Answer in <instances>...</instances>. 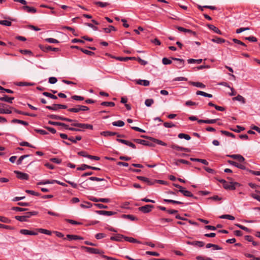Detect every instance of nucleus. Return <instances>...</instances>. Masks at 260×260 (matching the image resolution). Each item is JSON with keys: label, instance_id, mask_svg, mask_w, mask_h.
<instances>
[{"label": "nucleus", "instance_id": "1", "mask_svg": "<svg viewBox=\"0 0 260 260\" xmlns=\"http://www.w3.org/2000/svg\"><path fill=\"white\" fill-rule=\"evenodd\" d=\"M71 125L74 127H77L78 128L70 127L69 125L67 124V127H66V129L70 130L74 132H83L84 130L82 129H89L92 130L93 128V126L92 124H88V123H82L78 122H74L71 124Z\"/></svg>", "mask_w": 260, "mask_h": 260}, {"label": "nucleus", "instance_id": "2", "mask_svg": "<svg viewBox=\"0 0 260 260\" xmlns=\"http://www.w3.org/2000/svg\"><path fill=\"white\" fill-rule=\"evenodd\" d=\"M45 108L49 110L57 111L59 109H66L68 106L66 105L53 104L52 106H46Z\"/></svg>", "mask_w": 260, "mask_h": 260}, {"label": "nucleus", "instance_id": "3", "mask_svg": "<svg viewBox=\"0 0 260 260\" xmlns=\"http://www.w3.org/2000/svg\"><path fill=\"white\" fill-rule=\"evenodd\" d=\"M39 47L41 50H42L43 51H44L45 52H48L50 51L57 52V51H59L60 50V49L58 48L52 47L51 46H49L48 45H44L40 44L39 45Z\"/></svg>", "mask_w": 260, "mask_h": 260}, {"label": "nucleus", "instance_id": "4", "mask_svg": "<svg viewBox=\"0 0 260 260\" xmlns=\"http://www.w3.org/2000/svg\"><path fill=\"white\" fill-rule=\"evenodd\" d=\"M81 249L85 250V251L91 254H101L104 253L103 251H101L99 249L85 246H82Z\"/></svg>", "mask_w": 260, "mask_h": 260}, {"label": "nucleus", "instance_id": "5", "mask_svg": "<svg viewBox=\"0 0 260 260\" xmlns=\"http://www.w3.org/2000/svg\"><path fill=\"white\" fill-rule=\"evenodd\" d=\"M154 208V205H146L140 207L138 208L139 211L143 213H148L150 212L152 209Z\"/></svg>", "mask_w": 260, "mask_h": 260}, {"label": "nucleus", "instance_id": "6", "mask_svg": "<svg viewBox=\"0 0 260 260\" xmlns=\"http://www.w3.org/2000/svg\"><path fill=\"white\" fill-rule=\"evenodd\" d=\"M137 178L139 180L145 182L148 185L151 186L155 184L154 179H150L148 178L141 176H137Z\"/></svg>", "mask_w": 260, "mask_h": 260}, {"label": "nucleus", "instance_id": "7", "mask_svg": "<svg viewBox=\"0 0 260 260\" xmlns=\"http://www.w3.org/2000/svg\"><path fill=\"white\" fill-rule=\"evenodd\" d=\"M39 233L46 234L47 235H51L52 234V232L51 231L46 229H44L42 228L34 229V236L38 235Z\"/></svg>", "mask_w": 260, "mask_h": 260}, {"label": "nucleus", "instance_id": "8", "mask_svg": "<svg viewBox=\"0 0 260 260\" xmlns=\"http://www.w3.org/2000/svg\"><path fill=\"white\" fill-rule=\"evenodd\" d=\"M32 215V212H29L27 213V215L23 216H15V218L20 221H26L27 218Z\"/></svg>", "mask_w": 260, "mask_h": 260}, {"label": "nucleus", "instance_id": "9", "mask_svg": "<svg viewBox=\"0 0 260 260\" xmlns=\"http://www.w3.org/2000/svg\"><path fill=\"white\" fill-rule=\"evenodd\" d=\"M227 156L235 159H237L240 162L246 163L245 158L240 154H230L227 155Z\"/></svg>", "mask_w": 260, "mask_h": 260}, {"label": "nucleus", "instance_id": "10", "mask_svg": "<svg viewBox=\"0 0 260 260\" xmlns=\"http://www.w3.org/2000/svg\"><path fill=\"white\" fill-rule=\"evenodd\" d=\"M228 164H229L231 165H232L233 166H235L239 169H240L241 170H247L246 167L243 164H239L236 161H234L233 160H228Z\"/></svg>", "mask_w": 260, "mask_h": 260}, {"label": "nucleus", "instance_id": "11", "mask_svg": "<svg viewBox=\"0 0 260 260\" xmlns=\"http://www.w3.org/2000/svg\"><path fill=\"white\" fill-rule=\"evenodd\" d=\"M14 173L17 175V177L21 180H28L29 176L26 173L19 172L18 171H15Z\"/></svg>", "mask_w": 260, "mask_h": 260}, {"label": "nucleus", "instance_id": "12", "mask_svg": "<svg viewBox=\"0 0 260 260\" xmlns=\"http://www.w3.org/2000/svg\"><path fill=\"white\" fill-rule=\"evenodd\" d=\"M170 147L171 148L176 150L177 151H185L186 152H190V149L181 147V146H178L175 144H172L170 146Z\"/></svg>", "mask_w": 260, "mask_h": 260}, {"label": "nucleus", "instance_id": "13", "mask_svg": "<svg viewBox=\"0 0 260 260\" xmlns=\"http://www.w3.org/2000/svg\"><path fill=\"white\" fill-rule=\"evenodd\" d=\"M186 243L188 245H192V246H198L199 247H202L205 245V243L204 242L199 241H188L186 242Z\"/></svg>", "mask_w": 260, "mask_h": 260}, {"label": "nucleus", "instance_id": "14", "mask_svg": "<svg viewBox=\"0 0 260 260\" xmlns=\"http://www.w3.org/2000/svg\"><path fill=\"white\" fill-rule=\"evenodd\" d=\"M83 237L76 235H67L66 238H64L63 239L66 240L68 239L69 241L71 240H83Z\"/></svg>", "mask_w": 260, "mask_h": 260}, {"label": "nucleus", "instance_id": "15", "mask_svg": "<svg viewBox=\"0 0 260 260\" xmlns=\"http://www.w3.org/2000/svg\"><path fill=\"white\" fill-rule=\"evenodd\" d=\"M124 239V235L120 234H116L114 236L110 237V240L113 241L122 242Z\"/></svg>", "mask_w": 260, "mask_h": 260}, {"label": "nucleus", "instance_id": "16", "mask_svg": "<svg viewBox=\"0 0 260 260\" xmlns=\"http://www.w3.org/2000/svg\"><path fill=\"white\" fill-rule=\"evenodd\" d=\"M96 213L99 215H106V216H112L116 214V212L111 211H105V210H98L96 211Z\"/></svg>", "mask_w": 260, "mask_h": 260}, {"label": "nucleus", "instance_id": "17", "mask_svg": "<svg viewBox=\"0 0 260 260\" xmlns=\"http://www.w3.org/2000/svg\"><path fill=\"white\" fill-rule=\"evenodd\" d=\"M219 118L214 119H206V120H198V122L199 124L201 123H206V124H213L217 122V121L219 120Z\"/></svg>", "mask_w": 260, "mask_h": 260}, {"label": "nucleus", "instance_id": "18", "mask_svg": "<svg viewBox=\"0 0 260 260\" xmlns=\"http://www.w3.org/2000/svg\"><path fill=\"white\" fill-rule=\"evenodd\" d=\"M211 41H212V42H213L214 43H216L217 44H221V43H227L228 44H231V43L229 41H226L224 39H222V38H219L218 37H215L214 38H213L211 40Z\"/></svg>", "mask_w": 260, "mask_h": 260}, {"label": "nucleus", "instance_id": "19", "mask_svg": "<svg viewBox=\"0 0 260 260\" xmlns=\"http://www.w3.org/2000/svg\"><path fill=\"white\" fill-rule=\"evenodd\" d=\"M114 58L117 60H119V61H127L128 60H135L136 59V57H120V56L116 57L115 56H114Z\"/></svg>", "mask_w": 260, "mask_h": 260}, {"label": "nucleus", "instance_id": "20", "mask_svg": "<svg viewBox=\"0 0 260 260\" xmlns=\"http://www.w3.org/2000/svg\"><path fill=\"white\" fill-rule=\"evenodd\" d=\"M120 217L123 219H128L131 221H135L138 220V219L136 216L131 214H122Z\"/></svg>", "mask_w": 260, "mask_h": 260}, {"label": "nucleus", "instance_id": "21", "mask_svg": "<svg viewBox=\"0 0 260 260\" xmlns=\"http://www.w3.org/2000/svg\"><path fill=\"white\" fill-rule=\"evenodd\" d=\"M14 99V97H9V96L6 94H4V96L3 97H0L1 101L6 102L10 104H12L13 103V100Z\"/></svg>", "mask_w": 260, "mask_h": 260}, {"label": "nucleus", "instance_id": "22", "mask_svg": "<svg viewBox=\"0 0 260 260\" xmlns=\"http://www.w3.org/2000/svg\"><path fill=\"white\" fill-rule=\"evenodd\" d=\"M207 26L210 30H213L214 32L219 35H222L221 31L214 25L212 24H208Z\"/></svg>", "mask_w": 260, "mask_h": 260}, {"label": "nucleus", "instance_id": "23", "mask_svg": "<svg viewBox=\"0 0 260 260\" xmlns=\"http://www.w3.org/2000/svg\"><path fill=\"white\" fill-rule=\"evenodd\" d=\"M189 84L190 85H191L192 86L201 88H205L206 87V86L205 84L201 82H193V81H189Z\"/></svg>", "mask_w": 260, "mask_h": 260}, {"label": "nucleus", "instance_id": "24", "mask_svg": "<svg viewBox=\"0 0 260 260\" xmlns=\"http://www.w3.org/2000/svg\"><path fill=\"white\" fill-rule=\"evenodd\" d=\"M125 241L133 243H141V242L133 237H126L124 235V239Z\"/></svg>", "mask_w": 260, "mask_h": 260}, {"label": "nucleus", "instance_id": "25", "mask_svg": "<svg viewBox=\"0 0 260 260\" xmlns=\"http://www.w3.org/2000/svg\"><path fill=\"white\" fill-rule=\"evenodd\" d=\"M223 187L226 190H235V187L233 184H232L231 182H228L226 181V183L223 184Z\"/></svg>", "mask_w": 260, "mask_h": 260}, {"label": "nucleus", "instance_id": "26", "mask_svg": "<svg viewBox=\"0 0 260 260\" xmlns=\"http://www.w3.org/2000/svg\"><path fill=\"white\" fill-rule=\"evenodd\" d=\"M48 123L51 125H55V126H61L63 127L65 129H66V127H67V124H66L64 123H62V122H56V121H53L50 120L48 121Z\"/></svg>", "mask_w": 260, "mask_h": 260}, {"label": "nucleus", "instance_id": "27", "mask_svg": "<svg viewBox=\"0 0 260 260\" xmlns=\"http://www.w3.org/2000/svg\"><path fill=\"white\" fill-rule=\"evenodd\" d=\"M136 83L139 85H142L144 86H148L150 84V82L147 80L139 79L136 80Z\"/></svg>", "mask_w": 260, "mask_h": 260}, {"label": "nucleus", "instance_id": "28", "mask_svg": "<svg viewBox=\"0 0 260 260\" xmlns=\"http://www.w3.org/2000/svg\"><path fill=\"white\" fill-rule=\"evenodd\" d=\"M177 192H180L183 195L186 197H193V194L189 191L187 190H176Z\"/></svg>", "mask_w": 260, "mask_h": 260}, {"label": "nucleus", "instance_id": "29", "mask_svg": "<svg viewBox=\"0 0 260 260\" xmlns=\"http://www.w3.org/2000/svg\"><path fill=\"white\" fill-rule=\"evenodd\" d=\"M190 160L192 161H197V162H201L205 165H208V164H209V162L207 161V160L206 159H204L196 158H192L191 157L190 158Z\"/></svg>", "mask_w": 260, "mask_h": 260}, {"label": "nucleus", "instance_id": "30", "mask_svg": "<svg viewBox=\"0 0 260 260\" xmlns=\"http://www.w3.org/2000/svg\"><path fill=\"white\" fill-rule=\"evenodd\" d=\"M117 132H112L110 131H103L101 133V135L104 137H109L112 136H116Z\"/></svg>", "mask_w": 260, "mask_h": 260}, {"label": "nucleus", "instance_id": "31", "mask_svg": "<svg viewBox=\"0 0 260 260\" xmlns=\"http://www.w3.org/2000/svg\"><path fill=\"white\" fill-rule=\"evenodd\" d=\"M151 141L153 143H155L158 145H162L164 146H167L168 145L166 143L164 142L163 141H162L160 140L155 139L154 138H151Z\"/></svg>", "mask_w": 260, "mask_h": 260}, {"label": "nucleus", "instance_id": "32", "mask_svg": "<svg viewBox=\"0 0 260 260\" xmlns=\"http://www.w3.org/2000/svg\"><path fill=\"white\" fill-rule=\"evenodd\" d=\"M233 101H238L240 102H241L242 104H245L246 103V100L243 97L242 95L238 94L236 97H234L233 98Z\"/></svg>", "mask_w": 260, "mask_h": 260}, {"label": "nucleus", "instance_id": "33", "mask_svg": "<svg viewBox=\"0 0 260 260\" xmlns=\"http://www.w3.org/2000/svg\"><path fill=\"white\" fill-rule=\"evenodd\" d=\"M68 111L70 112L79 113L80 111H81L80 105H77L74 108H69L68 109Z\"/></svg>", "mask_w": 260, "mask_h": 260}, {"label": "nucleus", "instance_id": "34", "mask_svg": "<svg viewBox=\"0 0 260 260\" xmlns=\"http://www.w3.org/2000/svg\"><path fill=\"white\" fill-rule=\"evenodd\" d=\"M184 64H185L184 60L183 59H180L179 60H178V61H177V62L175 66L176 68H177L178 69H181L184 66Z\"/></svg>", "mask_w": 260, "mask_h": 260}, {"label": "nucleus", "instance_id": "35", "mask_svg": "<svg viewBox=\"0 0 260 260\" xmlns=\"http://www.w3.org/2000/svg\"><path fill=\"white\" fill-rule=\"evenodd\" d=\"M11 122L13 123L21 124H23V125H24L25 126H27V125H28V123L27 122H26L25 121L17 119H13L11 121Z\"/></svg>", "mask_w": 260, "mask_h": 260}, {"label": "nucleus", "instance_id": "36", "mask_svg": "<svg viewBox=\"0 0 260 260\" xmlns=\"http://www.w3.org/2000/svg\"><path fill=\"white\" fill-rule=\"evenodd\" d=\"M163 201H164V202L167 203H171V204H177V205L183 204V203L182 202L175 201V200H171V199H164Z\"/></svg>", "mask_w": 260, "mask_h": 260}, {"label": "nucleus", "instance_id": "37", "mask_svg": "<svg viewBox=\"0 0 260 260\" xmlns=\"http://www.w3.org/2000/svg\"><path fill=\"white\" fill-rule=\"evenodd\" d=\"M196 94L197 95H202V96L209 98H212V96H213V95L211 94H209V93H206L205 92L200 91V90H198L196 92Z\"/></svg>", "mask_w": 260, "mask_h": 260}, {"label": "nucleus", "instance_id": "38", "mask_svg": "<svg viewBox=\"0 0 260 260\" xmlns=\"http://www.w3.org/2000/svg\"><path fill=\"white\" fill-rule=\"evenodd\" d=\"M103 30L106 33H110L111 31H116L117 29L113 25H109V27L104 28Z\"/></svg>", "mask_w": 260, "mask_h": 260}, {"label": "nucleus", "instance_id": "39", "mask_svg": "<svg viewBox=\"0 0 260 260\" xmlns=\"http://www.w3.org/2000/svg\"><path fill=\"white\" fill-rule=\"evenodd\" d=\"M178 137L180 139H185L186 140H189L191 139L190 136L184 133H180Z\"/></svg>", "mask_w": 260, "mask_h": 260}, {"label": "nucleus", "instance_id": "40", "mask_svg": "<svg viewBox=\"0 0 260 260\" xmlns=\"http://www.w3.org/2000/svg\"><path fill=\"white\" fill-rule=\"evenodd\" d=\"M112 124L113 126H119V127H122V126H124L125 124L124 122L122 120H118L116 121H114L112 123Z\"/></svg>", "mask_w": 260, "mask_h": 260}, {"label": "nucleus", "instance_id": "41", "mask_svg": "<svg viewBox=\"0 0 260 260\" xmlns=\"http://www.w3.org/2000/svg\"><path fill=\"white\" fill-rule=\"evenodd\" d=\"M63 29H67L71 31L75 36H78V35L77 34L75 29L71 27L64 26L62 27Z\"/></svg>", "mask_w": 260, "mask_h": 260}, {"label": "nucleus", "instance_id": "42", "mask_svg": "<svg viewBox=\"0 0 260 260\" xmlns=\"http://www.w3.org/2000/svg\"><path fill=\"white\" fill-rule=\"evenodd\" d=\"M43 95L54 100H57L58 99L57 96L48 92H44Z\"/></svg>", "mask_w": 260, "mask_h": 260}, {"label": "nucleus", "instance_id": "43", "mask_svg": "<svg viewBox=\"0 0 260 260\" xmlns=\"http://www.w3.org/2000/svg\"><path fill=\"white\" fill-rule=\"evenodd\" d=\"M20 233L25 235H32V231L25 229H22L20 231Z\"/></svg>", "mask_w": 260, "mask_h": 260}, {"label": "nucleus", "instance_id": "44", "mask_svg": "<svg viewBox=\"0 0 260 260\" xmlns=\"http://www.w3.org/2000/svg\"><path fill=\"white\" fill-rule=\"evenodd\" d=\"M220 133L223 134V135H224L225 136H227V137H231L233 138H235V135L232 133H230V132H229L228 131H224V130H221L220 131Z\"/></svg>", "mask_w": 260, "mask_h": 260}, {"label": "nucleus", "instance_id": "45", "mask_svg": "<svg viewBox=\"0 0 260 260\" xmlns=\"http://www.w3.org/2000/svg\"><path fill=\"white\" fill-rule=\"evenodd\" d=\"M47 117L50 118H51V119H55V120H62V116H59V115H55V114L48 115Z\"/></svg>", "mask_w": 260, "mask_h": 260}, {"label": "nucleus", "instance_id": "46", "mask_svg": "<svg viewBox=\"0 0 260 260\" xmlns=\"http://www.w3.org/2000/svg\"><path fill=\"white\" fill-rule=\"evenodd\" d=\"M21 9L24 11L32 13V7H29L27 6H23L21 8Z\"/></svg>", "mask_w": 260, "mask_h": 260}, {"label": "nucleus", "instance_id": "47", "mask_svg": "<svg viewBox=\"0 0 260 260\" xmlns=\"http://www.w3.org/2000/svg\"><path fill=\"white\" fill-rule=\"evenodd\" d=\"M202 59H188L187 60V62L188 63H197L198 64L201 63L202 62Z\"/></svg>", "mask_w": 260, "mask_h": 260}, {"label": "nucleus", "instance_id": "48", "mask_svg": "<svg viewBox=\"0 0 260 260\" xmlns=\"http://www.w3.org/2000/svg\"><path fill=\"white\" fill-rule=\"evenodd\" d=\"M80 206L82 208H89L92 207V204L90 202H84V203L81 204Z\"/></svg>", "mask_w": 260, "mask_h": 260}, {"label": "nucleus", "instance_id": "49", "mask_svg": "<svg viewBox=\"0 0 260 260\" xmlns=\"http://www.w3.org/2000/svg\"><path fill=\"white\" fill-rule=\"evenodd\" d=\"M219 218H221V219H228L231 220H233L235 219L234 216L229 215V214L222 215L220 216L219 217Z\"/></svg>", "mask_w": 260, "mask_h": 260}, {"label": "nucleus", "instance_id": "50", "mask_svg": "<svg viewBox=\"0 0 260 260\" xmlns=\"http://www.w3.org/2000/svg\"><path fill=\"white\" fill-rule=\"evenodd\" d=\"M101 105L104 106L114 107L115 104L112 102H103Z\"/></svg>", "mask_w": 260, "mask_h": 260}, {"label": "nucleus", "instance_id": "51", "mask_svg": "<svg viewBox=\"0 0 260 260\" xmlns=\"http://www.w3.org/2000/svg\"><path fill=\"white\" fill-rule=\"evenodd\" d=\"M81 51L83 53H85V54L88 55L89 56H93L95 55L94 52L89 51V50H86V49H83V48L81 49Z\"/></svg>", "mask_w": 260, "mask_h": 260}, {"label": "nucleus", "instance_id": "52", "mask_svg": "<svg viewBox=\"0 0 260 260\" xmlns=\"http://www.w3.org/2000/svg\"><path fill=\"white\" fill-rule=\"evenodd\" d=\"M0 221L6 223H10L11 220L6 217L0 216Z\"/></svg>", "mask_w": 260, "mask_h": 260}, {"label": "nucleus", "instance_id": "53", "mask_svg": "<svg viewBox=\"0 0 260 260\" xmlns=\"http://www.w3.org/2000/svg\"><path fill=\"white\" fill-rule=\"evenodd\" d=\"M91 166H89L86 164H82L81 167L77 168V170H85L86 169H90Z\"/></svg>", "mask_w": 260, "mask_h": 260}, {"label": "nucleus", "instance_id": "54", "mask_svg": "<svg viewBox=\"0 0 260 260\" xmlns=\"http://www.w3.org/2000/svg\"><path fill=\"white\" fill-rule=\"evenodd\" d=\"M29 156H30V155H29V154L23 155L21 156L16 162L17 165H19L21 164L23 159H24L25 158H26V157Z\"/></svg>", "mask_w": 260, "mask_h": 260}, {"label": "nucleus", "instance_id": "55", "mask_svg": "<svg viewBox=\"0 0 260 260\" xmlns=\"http://www.w3.org/2000/svg\"><path fill=\"white\" fill-rule=\"evenodd\" d=\"M17 86H32V83L30 82H20L16 83Z\"/></svg>", "mask_w": 260, "mask_h": 260}, {"label": "nucleus", "instance_id": "56", "mask_svg": "<svg viewBox=\"0 0 260 260\" xmlns=\"http://www.w3.org/2000/svg\"><path fill=\"white\" fill-rule=\"evenodd\" d=\"M162 62L165 65L170 64L172 63V60L167 57H164L162 59Z\"/></svg>", "mask_w": 260, "mask_h": 260}, {"label": "nucleus", "instance_id": "57", "mask_svg": "<svg viewBox=\"0 0 260 260\" xmlns=\"http://www.w3.org/2000/svg\"><path fill=\"white\" fill-rule=\"evenodd\" d=\"M236 226H237V227H238L239 228H240V229L241 230H243L248 233H250L251 232V230L249 229L248 228H247V227L246 226H244L241 224H235Z\"/></svg>", "mask_w": 260, "mask_h": 260}, {"label": "nucleus", "instance_id": "58", "mask_svg": "<svg viewBox=\"0 0 260 260\" xmlns=\"http://www.w3.org/2000/svg\"><path fill=\"white\" fill-rule=\"evenodd\" d=\"M154 103V100L152 99H146L145 101V104L147 107H150Z\"/></svg>", "mask_w": 260, "mask_h": 260}, {"label": "nucleus", "instance_id": "59", "mask_svg": "<svg viewBox=\"0 0 260 260\" xmlns=\"http://www.w3.org/2000/svg\"><path fill=\"white\" fill-rule=\"evenodd\" d=\"M0 24L7 26H10L12 25V22L8 20H0Z\"/></svg>", "mask_w": 260, "mask_h": 260}, {"label": "nucleus", "instance_id": "60", "mask_svg": "<svg viewBox=\"0 0 260 260\" xmlns=\"http://www.w3.org/2000/svg\"><path fill=\"white\" fill-rule=\"evenodd\" d=\"M95 4L101 8H104L109 5L108 3H103L101 2H96L95 3Z\"/></svg>", "mask_w": 260, "mask_h": 260}, {"label": "nucleus", "instance_id": "61", "mask_svg": "<svg viewBox=\"0 0 260 260\" xmlns=\"http://www.w3.org/2000/svg\"><path fill=\"white\" fill-rule=\"evenodd\" d=\"M71 99L76 101H83L84 98L80 95H74L71 96Z\"/></svg>", "mask_w": 260, "mask_h": 260}, {"label": "nucleus", "instance_id": "62", "mask_svg": "<svg viewBox=\"0 0 260 260\" xmlns=\"http://www.w3.org/2000/svg\"><path fill=\"white\" fill-rule=\"evenodd\" d=\"M164 126L167 128H171L173 127H175L176 125L173 124L172 122H165L164 123Z\"/></svg>", "mask_w": 260, "mask_h": 260}, {"label": "nucleus", "instance_id": "63", "mask_svg": "<svg viewBox=\"0 0 260 260\" xmlns=\"http://www.w3.org/2000/svg\"><path fill=\"white\" fill-rule=\"evenodd\" d=\"M208 200H211L214 201H219L222 200V198L219 197L218 196L215 195L208 198Z\"/></svg>", "mask_w": 260, "mask_h": 260}, {"label": "nucleus", "instance_id": "64", "mask_svg": "<svg viewBox=\"0 0 260 260\" xmlns=\"http://www.w3.org/2000/svg\"><path fill=\"white\" fill-rule=\"evenodd\" d=\"M196 258L197 260H213V259L210 257L202 256L201 255L197 256Z\"/></svg>", "mask_w": 260, "mask_h": 260}]
</instances>
